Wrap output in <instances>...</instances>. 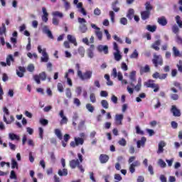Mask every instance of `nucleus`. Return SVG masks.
Instances as JSON below:
<instances>
[{"instance_id":"obj_1","label":"nucleus","mask_w":182,"mask_h":182,"mask_svg":"<svg viewBox=\"0 0 182 182\" xmlns=\"http://www.w3.org/2000/svg\"><path fill=\"white\" fill-rule=\"evenodd\" d=\"M154 80H148L146 82L144 83V85L146 87H151V89H154V93H157L160 90V85L159 84L154 83Z\"/></svg>"},{"instance_id":"obj_2","label":"nucleus","mask_w":182,"mask_h":182,"mask_svg":"<svg viewBox=\"0 0 182 182\" xmlns=\"http://www.w3.org/2000/svg\"><path fill=\"white\" fill-rule=\"evenodd\" d=\"M37 49L38 53H41L43 55V57H41V62H48L49 60V56L48 55V53H46V48L42 49V46H38Z\"/></svg>"},{"instance_id":"obj_3","label":"nucleus","mask_w":182,"mask_h":182,"mask_svg":"<svg viewBox=\"0 0 182 182\" xmlns=\"http://www.w3.org/2000/svg\"><path fill=\"white\" fill-rule=\"evenodd\" d=\"M77 76L81 80H89L92 77V71L87 70L84 73H82V71H78Z\"/></svg>"},{"instance_id":"obj_4","label":"nucleus","mask_w":182,"mask_h":182,"mask_svg":"<svg viewBox=\"0 0 182 182\" xmlns=\"http://www.w3.org/2000/svg\"><path fill=\"white\" fill-rule=\"evenodd\" d=\"M46 73L45 71L41 73L39 75H33V79L35 82H36L37 85H41V80L45 81L46 80Z\"/></svg>"},{"instance_id":"obj_5","label":"nucleus","mask_w":182,"mask_h":182,"mask_svg":"<svg viewBox=\"0 0 182 182\" xmlns=\"http://www.w3.org/2000/svg\"><path fill=\"white\" fill-rule=\"evenodd\" d=\"M152 63L155 68H159V66H163V57H161V55H154Z\"/></svg>"},{"instance_id":"obj_6","label":"nucleus","mask_w":182,"mask_h":182,"mask_svg":"<svg viewBox=\"0 0 182 182\" xmlns=\"http://www.w3.org/2000/svg\"><path fill=\"white\" fill-rule=\"evenodd\" d=\"M74 140H75V141H72L70 143V147L75 148V147H76V146H82V145H83V143H85V139H83V138L75 137Z\"/></svg>"},{"instance_id":"obj_7","label":"nucleus","mask_w":182,"mask_h":182,"mask_svg":"<svg viewBox=\"0 0 182 182\" xmlns=\"http://www.w3.org/2000/svg\"><path fill=\"white\" fill-rule=\"evenodd\" d=\"M171 113H172L173 116L175 117H180L181 116V112L180 109H177L176 105H172L171 108Z\"/></svg>"},{"instance_id":"obj_8","label":"nucleus","mask_w":182,"mask_h":182,"mask_svg":"<svg viewBox=\"0 0 182 182\" xmlns=\"http://www.w3.org/2000/svg\"><path fill=\"white\" fill-rule=\"evenodd\" d=\"M140 161H135L134 163L131 164L129 166V171L132 174L136 171V167L140 166Z\"/></svg>"},{"instance_id":"obj_9","label":"nucleus","mask_w":182,"mask_h":182,"mask_svg":"<svg viewBox=\"0 0 182 182\" xmlns=\"http://www.w3.org/2000/svg\"><path fill=\"white\" fill-rule=\"evenodd\" d=\"M124 116L123 114H117L115 115V124L117 126H120L123 124L122 122H123Z\"/></svg>"},{"instance_id":"obj_10","label":"nucleus","mask_w":182,"mask_h":182,"mask_svg":"<svg viewBox=\"0 0 182 182\" xmlns=\"http://www.w3.org/2000/svg\"><path fill=\"white\" fill-rule=\"evenodd\" d=\"M59 116L62 119L60 122V124H68V118L65 116V112L63 109H61L60 111Z\"/></svg>"},{"instance_id":"obj_11","label":"nucleus","mask_w":182,"mask_h":182,"mask_svg":"<svg viewBox=\"0 0 182 182\" xmlns=\"http://www.w3.org/2000/svg\"><path fill=\"white\" fill-rule=\"evenodd\" d=\"M98 52H104L105 55L109 53V47L107 46L100 45L97 46Z\"/></svg>"},{"instance_id":"obj_12","label":"nucleus","mask_w":182,"mask_h":182,"mask_svg":"<svg viewBox=\"0 0 182 182\" xmlns=\"http://www.w3.org/2000/svg\"><path fill=\"white\" fill-rule=\"evenodd\" d=\"M109 155L107 154H100L99 157V160L102 164H105V163H107L109 161Z\"/></svg>"},{"instance_id":"obj_13","label":"nucleus","mask_w":182,"mask_h":182,"mask_svg":"<svg viewBox=\"0 0 182 182\" xmlns=\"http://www.w3.org/2000/svg\"><path fill=\"white\" fill-rule=\"evenodd\" d=\"M150 15H151V13L146 10L141 12V18L142 21L149 19L150 18Z\"/></svg>"},{"instance_id":"obj_14","label":"nucleus","mask_w":182,"mask_h":182,"mask_svg":"<svg viewBox=\"0 0 182 182\" xmlns=\"http://www.w3.org/2000/svg\"><path fill=\"white\" fill-rule=\"evenodd\" d=\"M25 72H26L25 67L19 66L18 70H16V75L18 77H23Z\"/></svg>"},{"instance_id":"obj_15","label":"nucleus","mask_w":182,"mask_h":182,"mask_svg":"<svg viewBox=\"0 0 182 182\" xmlns=\"http://www.w3.org/2000/svg\"><path fill=\"white\" fill-rule=\"evenodd\" d=\"M161 45V40H156L151 46L154 50H160V46Z\"/></svg>"},{"instance_id":"obj_16","label":"nucleus","mask_w":182,"mask_h":182,"mask_svg":"<svg viewBox=\"0 0 182 182\" xmlns=\"http://www.w3.org/2000/svg\"><path fill=\"white\" fill-rule=\"evenodd\" d=\"M164 147H166V142H164V141H161L159 143L157 154H160L161 153H163V151H164Z\"/></svg>"},{"instance_id":"obj_17","label":"nucleus","mask_w":182,"mask_h":182,"mask_svg":"<svg viewBox=\"0 0 182 182\" xmlns=\"http://www.w3.org/2000/svg\"><path fill=\"white\" fill-rule=\"evenodd\" d=\"M80 162L79 161V159H73L70 161V167L71 168H75V167H77Z\"/></svg>"},{"instance_id":"obj_18","label":"nucleus","mask_w":182,"mask_h":182,"mask_svg":"<svg viewBox=\"0 0 182 182\" xmlns=\"http://www.w3.org/2000/svg\"><path fill=\"white\" fill-rule=\"evenodd\" d=\"M167 18H166L164 16H161L158 18V23L161 26H166V25H167Z\"/></svg>"},{"instance_id":"obj_19","label":"nucleus","mask_w":182,"mask_h":182,"mask_svg":"<svg viewBox=\"0 0 182 182\" xmlns=\"http://www.w3.org/2000/svg\"><path fill=\"white\" fill-rule=\"evenodd\" d=\"M69 140H70V135H69V134H65L64 135L63 141H62V146L66 147Z\"/></svg>"},{"instance_id":"obj_20","label":"nucleus","mask_w":182,"mask_h":182,"mask_svg":"<svg viewBox=\"0 0 182 182\" xmlns=\"http://www.w3.org/2000/svg\"><path fill=\"white\" fill-rule=\"evenodd\" d=\"M150 72V66L149 65H146L144 67H141L140 68V74L143 75L144 73H149Z\"/></svg>"},{"instance_id":"obj_21","label":"nucleus","mask_w":182,"mask_h":182,"mask_svg":"<svg viewBox=\"0 0 182 182\" xmlns=\"http://www.w3.org/2000/svg\"><path fill=\"white\" fill-rule=\"evenodd\" d=\"M9 139H10V140L11 141L16 140L17 141H19V140H21V137H19L18 135H16L14 133L9 134Z\"/></svg>"},{"instance_id":"obj_22","label":"nucleus","mask_w":182,"mask_h":182,"mask_svg":"<svg viewBox=\"0 0 182 182\" xmlns=\"http://www.w3.org/2000/svg\"><path fill=\"white\" fill-rule=\"evenodd\" d=\"M146 141H147V139H146V137L144 136L141 137V140L137 141L136 144H137L138 149H140L141 146H144Z\"/></svg>"},{"instance_id":"obj_23","label":"nucleus","mask_w":182,"mask_h":182,"mask_svg":"<svg viewBox=\"0 0 182 182\" xmlns=\"http://www.w3.org/2000/svg\"><path fill=\"white\" fill-rule=\"evenodd\" d=\"M134 17V9H129L127 14V18H128L129 21H132V19H133Z\"/></svg>"},{"instance_id":"obj_24","label":"nucleus","mask_w":182,"mask_h":182,"mask_svg":"<svg viewBox=\"0 0 182 182\" xmlns=\"http://www.w3.org/2000/svg\"><path fill=\"white\" fill-rule=\"evenodd\" d=\"M43 31H44L45 33H46V35L48 36V38H50V39H53V35L52 34V31H50V30L48 29L47 26H45L43 27Z\"/></svg>"},{"instance_id":"obj_25","label":"nucleus","mask_w":182,"mask_h":182,"mask_svg":"<svg viewBox=\"0 0 182 182\" xmlns=\"http://www.w3.org/2000/svg\"><path fill=\"white\" fill-rule=\"evenodd\" d=\"M130 80H131V86L134 87V85L133 84V82H136V71H132L129 75Z\"/></svg>"},{"instance_id":"obj_26","label":"nucleus","mask_w":182,"mask_h":182,"mask_svg":"<svg viewBox=\"0 0 182 182\" xmlns=\"http://www.w3.org/2000/svg\"><path fill=\"white\" fill-rule=\"evenodd\" d=\"M55 136L59 139V140H62L63 139V136L62 135V132L59 129H55L54 131Z\"/></svg>"},{"instance_id":"obj_27","label":"nucleus","mask_w":182,"mask_h":182,"mask_svg":"<svg viewBox=\"0 0 182 182\" xmlns=\"http://www.w3.org/2000/svg\"><path fill=\"white\" fill-rule=\"evenodd\" d=\"M114 58L117 62L122 60V54H120V51H116L114 53Z\"/></svg>"},{"instance_id":"obj_28","label":"nucleus","mask_w":182,"mask_h":182,"mask_svg":"<svg viewBox=\"0 0 182 182\" xmlns=\"http://www.w3.org/2000/svg\"><path fill=\"white\" fill-rule=\"evenodd\" d=\"M117 4H119V1L117 0L112 4V8L114 12H119V11H120V8L117 7Z\"/></svg>"},{"instance_id":"obj_29","label":"nucleus","mask_w":182,"mask_h":182,"mask_svg":"<svg viewBox=\"0 0 182 182\" xmlns=\"http://www.w3.org/2000/svg\"><path fill=\"white\" fill-rule=\"evenodd\" d=\"M133 87H134L136 92H140V90L141 89V78L139 77L138 79L137 85L136 86H134Z\"/></svg>"},{"instance_id":"obj_30","label":"nucleus","mask_w":182,"mask_h":182,"mask_svg":"<svg viewBox=\"0 0 182 182\" xmlns=\"http://www.w3.org/2000/svg\"><path fill=\"white\" fill-rule=\"evenodd\" d=\"M145 11H147L148 12H151L153 10V6L150 4V1H146L145 3Z\"/></svg>"},{"instance_id":"obj_31","label":"nucleus","mask_w":182,"mask_h":182,"mask_svg":"<svg viewBox=\"0 0 182 182\" xmlns=\"http://www.w3.org/2000/svg\"><path fill=\"white\" fill-rule=\"evenodd\" d=\"M95 33L99 41L103 39V33L100 30H96Z\"/></svg>"},{"instance_id":"obj_32","label":"nucleus","mask_w":182,"mask_h":182,"mask_svg":"<svg viewBox=\"0 0 182 182\" xmlns=\"http://www.w3.org/2000/svg\"><path fill=\"white\" fill-rule=\"evenodd\" d=\"M80 31L81 33H86L87 32V26L86 24H81L80 26Z\"/></svg>"},{"instance_id":"obj_33","label":"nucleus","mask_w":182,"mask_h":182,"mask_svg":"<svg viewBox=\"0 0 182 182\" xmlns=\"http://www.w3.org/2000/svg\"><path fill=\"white\" fill-rule=\"evenodd\" d=\"M14 56H12V55H9L6 58V65L11 66V62H14Z\"/></svg>"},{"instance_id":"obj_34","label":"nucleus","mask_w":182,"mask_h":182,"mask_svg":"<svg viewBox=\"0 0 182 182\" xmlns=\"http://www.w3.org/2000/svg\"><path fill=\"white\" fill-rule=\"evenodd\" d=\"M68 41L70 42V43H74L76 45V38L73 37L72 35L68 34L67 36Z\"/></svg>"},{"instance_id":"obj_35","label":"nucleus","mask_w":182,"mask_h":182,"mask_svg":"<svg viewBox=\"0 0 182 182\" xmlns=\"http://www.w3.org/2000/svg\"><path fill=\"white\" fill-rule=\"evenodd\" d=\"M65 78L67 79L68 85L70 87L73 86V83L72 82V79L69 77V73H65Z\"/></svg>"},{"instance_id":"obj_36","label":"nucleus","mask_w":182,"mask_h":182,"mask_svg":"<svg viewBox=\"0 0 182 182\" xmlns=\"http://www.w3.org/2000/svg\"><path fill=\"white\" fill-rule=\"evenodd\" d=\"M86 109L90 113H93V112H95V107H93V105H92L90 103L86 105Z\"/></svg>"},{"instance_id":"obj_37","label":"nucleus","mask_w":182,"mask_h":182,"mask_svg":"<svg viewBox=\"0 0 182 182\" xmlns=\"http://www.w3.org/2000/svg\"><path fill=\"white\" fill-rule=\"evenodd\" d=\"M129 58L131 59H137V58H139V53L137 52L136 49L133 51V53L130 55Z\"/></svg>"},{"instance_id":"obj_38","label":"nucleus","mask_w":182,"mask_h":182,"mask_svg":"<svg viewBox=\"0 0 182 182\" xmlns=\"http://www.w3.org/2000/svg\"><path fill=\"white\" fill-rule=\"evenodd\" d=\"M146 29L149 32H156V29H157V26H151V25H147Z\"/></svg>"},{"instance_id":"obj_39","label":"nucleus","mask_w":182,"mask_h":182,"mask_svg":"<svg viewBox=\"0 0 182 182\" xmlns=\"http://www.w3.org/2000/svg\"><path fill=\"white\" fill-rule=\"evenodd\" d=\"M6 33V26H5V23L1 24V27H0V35H5Z\"/></svg>"},{"instance_id":"obj_40","label":"nucleus","mask_w":182,"mask_h":182,"mask_svg":"<svg viewBox=\"0 0 182 182\" xmlns=\"http://www.w3.org/2000/svg\"><path fill=\"white\" fill-rule=\"evenodd\" d=\"M172 50H173V53L176 58L180 56V50H178V49H177V47L173 46L172 48Z\"/></svg>"},{"instance_id":"obj_41","label":"nucleus","mask_w":182,"mask_h":182,"mask_svg":"<svg viewBox=\"0 0 182 182\" xmlns=\"http://www.w3.org/2000/svg\"><path fill=\"white\" fill-rule=\"evenodd\" d=\"M158 164H159V166H160V167H161V168H164L167 167V164L163 159H159L158 161Z\"/></svg>"},{"instance_id":"obj_42","label":"nucleus","mask_w":182,"mask_h":182,"mask_svg":"<svg viewBox=\"0 0 182 182\" xmlns=\"http://www.w3.org/2000/svg\"><path fill=\"white\" fill-rule=\"evenodd\" d=\"M58 175L61 177L63 176H68V169L63 168V171L60 169L58 171Z\"/></svg>"},{"instance_id":"obj_43","label":"nucleus","mask_w":182,"mask_h":182,"mask_svg":"<svg viewBox=\"0 0 182 182\" xmlns=\"http://www.w3.org/2000/svg\"><path fill=\"white\" fill-rule=\"evenodd\" d=\"M101 105L104 109H109V102L106 100H102L101 101Z\"/></svg>"},{"instance_id":"obj_44","label":"nucleus","mask_w":182,"mask_h":182,"mask_svg":"<svg viewBox=\"0 0 182 182\" xmlns=\"http://www.w3.org/2000/svg\"><path fill=\"white\" fill-rule=\"evenodd\" d=\"M11 168H17L18 169V162L14 159H11Z\"/></svg>"},{"instance_id":"obj_45","label":"nucleus","mask_w":182,"mask_h":182,"mask_svg":"<svg viewBox=\"0 0 182 182\" xmlns=\"http://www.w3.org/2000/svg\"><path fill=\"white\" fill-rule=\"evenodd\" d=\"M119 146H126L127 144V141L124 138H122L119 141H118Z\"/></svg>"},{"instance_id":"obj_46","label":"nucleus","mask_w":182,"mask_h":182,"mask_svg":"<svg viewBox=\"0 0 182 182\" xmlns=\"http://www.w3.org/2000/svg\"><path fill=\"white\" fill-rule=\"evenodd\" d=\"M65 96L68 99H71L72 98V92L70 91V88H66Z\"/></svg>"},{"instance_id":"obj_47","label":"nucleus","mask_w":182,"mask_h":182,"mask_svg":"<svg viewBox=\"0 0 182 182\" xmlns=\"http://www.w3.org/2000/svg\"><path fill=\"white\" fill-rule=\"evenodd\" d=\"M78 53L80 55V56H82V58H83V56H85V48L80 47L78 48Z\"/></svg>"},{"instance_id":"obj_48","label":"nucleus","mask_w":182,"mask_h":182,"mask_svg":"<svg viewBox=\"0 0 182 182\" xmlns=\"http://www.w3.org/2000/svg\"><path fill=\"white\" fill-rule=\"evenodd\" d=\"M27 70L28 72H34L35 70V65H33V64H29L28 66H27Z\"/></svg>"},{"instance_id":"obj_49","label":"nucleus","mask_w":182,"mask_h":182,"mask_svg":"<svg viewBox=\"0 0 182 182\" xmlns=\"http://www.w3.org/2000/svg\"><path fill=\"white\" fill-rule=\"evenodd\" d=\"M90 99L92 103H96V95L94 93L90 94Z\"/></svg>"},{"instance_id":"obj_50","label":"nucleus","mask_w":182,"mask_h":182,"mask_svg":"<svg viewBox=\"0 0 182 182\" xmlns=\"http://www.w3.org/2000/svg\"><path fill=\"white\" fill-rule=\"evenodd\" d=\"M40 123L42 124V126H48L49 121L46 119H40Z\"/></svg>"},{"instance_id":"obj_51","label":"nucleus","mask_w":182,"mask_h":182,"mask_svg":"<svg viewBox=\"0 0 182 182\" xmlns=\"http://www.w3.org/2000/svg\"><path fill=\"white\" fill-rule=\"evenodd\" d=\"M121 25H127V18L125 17H122L119 20Z\"/></svg>"},{"instance_id":"obj_52","label":"nucleus","mask_w":182,"mask_h":182,"mask_svg":"<svg viewBox=\"0 0 182 182\" xmlns=\"http://www.w3.org/2000/svg\"><path fill=\"white\" fill-rule=\"evenodd\" d=\"M136 134H141V136L144 135V132H143L140 129V127L136 126Z\"/></svg>"},{"instance_id":"obj_53","label":"nucleus","mask_w":182,"mask_h":182,"mask_svg":"<svg viewBox=\"0 0 182 182\" xmlns=\"http://www.w3.org/2000/svg\"><path fill=\"white\" fill-rule=\"evenodd\" d=\"M53 16H58L59 18H63V14L59 11H54L53 13Z\"/></svg>"},{"instance_id":"obj_54","label":"nucleus","mask_w":182,"mask_h":182,"mask_svg":"<svg viewBox=\"0 0 182 182\" xmlns=\"http://www.w3.org/2000/svg\"><path fill=\"white\" fill-rule=\"evenodd\" d=\"M57 87H58V90L60 93L63 92V85H62V83L58 82V85H57Z\"/></svg>"},{"instance_id":"obj_55","label":"nucleus","mask_w":182,"mask_h":182,"mask_svg":"<svg viewBox=\"0 0 182 182\" xmlns=\"http://www.w3.org/2000/svg\"><path fill=\"white\" fill-rule=\"evenodd\" d=\"M109 16L111 18V22L114 23V12L113 11H109Z\"/></svg>"},{"instance_id":"obj_56","label":"nucleus","mask_w":182,"mask_h":182,"mask_svg":"<svg viewBox=\"0 0 182 182\" xmlns=\"http://www.w3.org/2000/svg\"><path fill=\"white\" fill-rule=\"evenodd\" d=\"M117 70L114 68L112 69V72L111 73V76H113L114 78L117 77Z\"/></svg>"},{"instance_id":"obj_57","label":"nucleus","mask_w":182,"mask_h":182,"mask_svg":"<svg viewBox=\"0 0 182 182\" xmlns=\"http://www.w3.org/2000/svg\"><path fill=\"white\" fill-rule=\"evenodd\" d=\"M176 23H178V26L180 28H181L182 27V21H181V20H180V16H176Z\"/></svg>"},{"instance_id":"obj_58","label":"nucleus","mask_w":182,"mask_h":182,"mask_svg":"<svg viewBox=\"0 0 182 182\" xmlns=\"http://www.w3.org/2000/svg\"><path fill=\"white\" fill-rule=\"evenodd\" d=\"M78 22L80 23V25H86V19L83 18L79 17L78 18Z\"/></svg>"},{"instance_id":"obj_59","label":"nucleus","mask_w":182,"mask_h":182,"mask_svg":"<svg viewBox=\"0 0 182 182\" xmlns=\"http://www.w3.org/2000/svg\"><path fill=\"white\" fill-rule=\"evenodd\" d=\"M10 178H11L13 180H16V173H15V171H11Z\"/></svg>"},{"instance_id":"obj_60","label":"nucleus","mask_w":182,"mask_h":182,"mask_svg":"<svg viewBox=\"0 0 182 182\" xmlns=\"http://www.w3.org/2000/svg\"><path fill=\"white\" fill-rule=\"evenodd\" d=\"M50 157L53 163H55V161H56V157L55 156V153L50 152Z\"/></svg>"},{"instance_id":"obj_61","label":"nucleus","mask_w":182,"mask_h":182,"mask_svg":"<svg viewBox=\"0 0 182 182\" xmlns=\"http://www.w3.org/2000/svg\"><path fill=\"white\" fill-rule=\"evenodd\" d=\"M178 26L177 25H174L172 26V31L173 33H178Z\"/></svg>"},{"instance_id":"obj_62","label":"nucleus","mask_w":182,"mask_h":182,"mask_svg":"<svg viewBox=\"0 0 182 182\" xmlns=\"http://www.w3.org/2000/svg\"><path fill=\"white\" fill-rule=\"evenodd\" d=\"M38 130L40 139H43V129L42 127H39Z\"/></svg>"},{"instance_id":"obj_63","label":"nucleus","mask_w":182,"mask_h":182,"mask_svg":"<svg viewBox=\"0 0 182 182\" xmlns=\"http://www.w3.org/2000/svg\"><path fill=\"white\" fill-rule=\"evenodd\" d=\"M121 68H122V70H124V72H126V70H128V69H129L126 63H122L121 64Z\"/></svg>"},{"instance_id":"obj_64","label":"nucleus","mask_w":182,"mask_h":182,"mask_svg":"<svg viewBox=\"0 0 182 182\" xmlns=\"http://www.w3.org/2000/svg\"><path fill=\"white\" fill-rule=\"evenodd\" d=\"M159 178L161 182H167V178L164 175H161Z\"/></svg>"}]
</instances>
